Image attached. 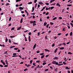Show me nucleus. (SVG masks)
<instances>
[{
    "label": "nucleus",
    "mask_w": 73,
    "mask_h": 73,
    "mask_svg": "<svg viewBox=\"0 0 73 73\" xmlns=\"http://www.w3.org/2000/svg\"><path fill=\"white\" fill-rule=\"evenodd\" d=\"M30 24H33V23H36V22L35 21H30Z\"/></svg>",
    "instance_id": "nucleus-1"
},
{
    "label": "nucleus",
    "mask_w": 73,
    "mask_h": 73,
    "mask_svg": "<svg viewBox=\"0 0 73 73\" xmlns=\"http://www.w3.org/2000/svg\"><path fill=\"white\" fill-rule=\"evenodd\" d=\"M3 61V60H1V62L3 64V65H5V62Z\"/></svg>",
    "instance_id": "nucleus-2"
},
{
    "label": "nucleus",
    "mask_w": 73,
    "mask_h": 73,
    "mask_svg": "<svg viewBox=\"0 0 73 73\" xmlns=\"http://www.w3.org/2000/svg\"><path fill=\"white\" fill-rule=\"evenodd\" d=\"M53 64H54V65H56V64L57 63V62H56V61H53L52 62Z\"/></svg>",
    "instance_id": "nucleus-3"
},
{
    "label": "nucleus",
    "mask_w": 73,
    "mask_h": 73,
    "mask_svg": "<svg viewBox=\"0 0 73 73\" xmlns=\"http://www.w3.org/2000/svg\"><path fill=\"white\" fill-rule=\"evenodd\" d=\"M54 60H58V58L57 57L55 56L54 58H53Z\"/></svg>",
    "instance_id": "nucleus-4"
},
{
    "label": "nucleus",
    "mask_w": 73,
    "mask_h": 73,
    "mask_svg": "<svg viewBox=\"0 0 73 73\" xmlns=\"http://www.w3.org/2000/svg\"><path fill=\"white\" fill-rule=\"evenodd\" d=\"M36 46V44H35L33 46V50H34L35 49Z\"/></svg>",
    "instance_id": "nucleus-5"
},
{
    "label": "nucleus",
    "mask_w": 73,
    "mask_h": 73,
    "mask_svg": "<svg viewBox=\"0 0 73 73\" xmlns=\"http://www.w3.org/2000/svg\"><path fill=\"white\" fill-rule=\"evenodd\" d=\"M28 39H29V42H31V36H29Z\"/></svg>",
    "instance_id": "nucleus-6"
},
{
    "label": "nucleus",
    "mask_w": 73,
    "mask_h": 73,
    "mask_svg": "<svg viewBox=\"0 0 73 73\" xmlns=\"http://www.w3.org/2000/svg\"><path fill=\"white\" fill-rule=\"evenodd\" d=\"M60 50H62L63 49H64V47H62L60 48Z\"/></svg>",
    "instance_id": "nucleus-7"
},
{
    "label": "nucleus",
    "mask_w": 73,
    "mask_h": 73,
    "mask_svg": "<svg viewBox=\"0 0 73 73\" xmlns=\"http://www.w3.org/2000/svg\"><path fill=\"white\" fill-rule=\"evenodd\" d=\"M21 27L20 26V27H19L17 29V30H18V31H19V30H20V29H21Z\"/></svg>",
    "instance_id": "nucleus-8"
},
{
    "label": "nucleus",
    "mask_w": 73,
    "mask_h": 73,
    "mask_svg": "<svg viewBox=\"0 0 73 73\" xmlns=\"http://www.w3.org/2000/svg\"><path fill=\"white\" fill-rule=\"evenodd\" d=\"M57 6H58V7H60L61 6V5L59 4V3H57L56 4Z\"/></svg>",
    "instance_id": "nucleus-9"
},
{
    "label": "nucleus",
    "mask_w": 73,
    "mask_h": 73,
    "mask_svg": "<svg viewBox=\"0 0 73 73\" xmlns=\"http://www.w3.org/2000/svg\"><path fill=\"white\" fill-rule=\"evenodd\" d=\"M8 53V52H7V51H6L4 52V54H8V53Z\"/></svg>",
    "instance_id": "nucleus-10"
},
{
    "label": "nucleus",
    "mask_w": 73,
    "mask_h": 73,
    "mask_svg": "<svg viewBox=\"0 0 73 73\" xmlns=\"http://www.w3.org/2000/svg\"><path fill=\"white\" fill-rule=\"evenodd\" d=\"M43 65H45L46 64V62H44L42 63Z\"/></svg>",
    "instance_id": "nucleus-11"
},
{
    "label": "nucleus",
    "mask_w": 73,
    "mask_h": 73,
    "mask_svg": "<svg viewBox=\"0 0 73 73\" xmlns=\"http://www.w3.org/2000/svg\"><path fill=\"white\" fill-rule=\"evenodd\" d=\"M32 12H33V11H34V10H35V8H34V7H32Z\"/></svg>",
    "instance_id": "nucleus-12"
},
{
    "label": "nucleus",
    "mask_w": 73,
    "mask_h": 73,
    "mask_svg": "<svg viewBox=\"0 0 73 73\" xmlns=\"http://www.w3.org/2000/svg\"><path fill=\"white\" fill-rule=\"evenodd\" d=\"M44 50H45V51H46L47 52H49V51H50L49 50L47 49H45Z\"/></svg>",
    "instance_id": "nucleus-13"
},
{
    "label": "nucleus",
    "mask_w": 73,
    "mask_h": 73,
    "mask_svg": "<svg viewBox=\"0 0 73 73\" xmlns=\"http://www.w3.org/2000/svg\"><path fill=\"white\" fill-rule=\"evenodd\" d=\"M15 46H10V49H12V48H15Z\"/></svg>",
    "instance_id": "nucleus-14"
},
{
    "label": "nucleus",
    "mask_w": 73,
    "mask_h": 73,
    "mask_svg": "<svg viewBox=\"0 0 73 73\" xmlns=\"http://www.w3.org/2000/svg\"><path fill=\"white\" fill-rule=\"evenodd\" d=\"M37 3H36L35 4V8L36 9V7H37Z\"/></svg>",
    "instance_id": "nucleus-15"
},
{
    "label": "nucleus",
    "mask_w": 73,
    "mask_h": 73,
    "mask_svg": "<svg viewBox=\"0 0 73 73\" xmlns=\"http://www.w3.org/2000/svg\"><path fill=\"white\" fill-rule=\"evenodd\" d=\"M36 62H38V64H39L40 62V60H38L36 61Z\"/></svg>",
    "instance_id": "nucleus-16"
},
{
    "label": "nucleus",
    "mask_w": 73,
    "mask_h": 73,
    "mask_svg": "<svg viewBox=\"0 0 73 73\" xmlns=\"http://www.w3.org/2000/svg\"><path fill=\"white\" fill-rule=\"evenodd\" d=\"M38 4H43V3H42V2H39Z\"/></svg>",
    "instance_id": "nucleus-17"
},
{
    "label": "nucleus",
    "mask_w": 73,
    "mask_h": 73,
    "mask_svg": "<svg viewBox=\"0 0 73 73\" xmlns=\"http://www.w3.org/2000/svg\"><path fill=\"white\" fill-rule=\"evenodd\" d=\"M19 9H21V10H22L23 9V8L21 7H20L19 8Z\"/></svg>",
    "instance_id": "nucleus-18"
},
{
    "label": "nucleus",
    "mask_w": 73,
    "mask_h": 73,
    "mask_svg": "<svg viewBox=\"0 0 73 73\" xmlns=\"http://www.w3.org/2000/svg\"><path fill=\"white\" fill-rule=\"evenodd\" d=\"M68 54H72V53L70 52H68Z\"/></svg>",
    "instance_id": "nucleus-19"
},
{
    "label": "nucleus",
    "mask_w": 73,
    "mask_h": 73,
    "mask_svg": "<svg viewBox=\"0 0 73 73\" xmlns=\"http://www.w3.org/2000/svg\"><path fill=\"white\" fill-rule=\"evenodd\" d=\"M6 64H7V65H8V61H7V60H5Z\"/></svg>",
    "instance_id": "nucleus-20"
},
{
    "label": "nucleus",
    "mask_w": 73,
    "mask_h": 73,
    "mask_svg": "<svg viewBox=\"0 0 73 73\" xmlns=\"http://www.w3.org/2000/svg\"><path fill=\"white\" fill-rule=\"evenodd\" d=\"M56 65H58V66H60V65H61V64H59L58 63V62H57V63H56Z\"/></svg>",
    "instance_id": "nucleus-21"
},
{
    "label": "nucleus",
    "mask_w": 73,
    "mask_h": 73,
    "mask_svg": "<svg viewBox=\"0 0 73 73\" xmlns=\"http://www.w3.org/2000/svg\"><path fill=\"white\" fill-rule=\"evenodd\" d=\"M65 68H66V69H68V70L70 69V68H68V66L66 67Z\"/></svg>",
    "instance_id": "nucleus-22"
},
{
    "label": "nucleus",
    "mask_w": 73,
    "mask_h": 73,
    "mask_svg": "<svg viewBox=\"0 0 73 73\" xmlns=\"http://www.w3.org/2000/svg\"><path fill=\"white\" fill-rule=\"evenodd\" d=\"M72 5L71 4L67 5V6H68V7H71V6H72Z\"/></svg>",
    "instance_id": "nucleus-23"
},
{
    "label": "nucleus",
    "mask_w": 73,
    "mask_h": 73,
    "mask_svg": "<svg viewBox=\"0 0 73 73\" xmlns=\"http://www.w3.org/2000/svg\"><path fill=\"white\" fill-rule=\"evenodd\" d=\"M23 23V18H21L20 21V23Z\"/></svg>",
    "instance_id": "nucleus-24"
},
{
    "label": "nucleus",
    "mask_w": 73,
    "mask_h": 73,
    "mask_svg": "<svg viewBox=\"0 0 73 73\" xmlns=\"http://www.w3.org/2000/svg\"><path fill=\"white\" fill-rule=\"evenodd\" d=\"M33 25V27H34L36 25V23H34Z\"/></svg>",
    "instance_id": "nucleus-25"
},
{
    "label": "nucleus",
    "mask_w": 73,
    "mask_h": 73,
    "mask_svg": "<svg viewBox=\"0 0 73 73\" xmlns=\"http://www.w3.org/2000/svg\"><path fill=\"white\" fill-rule=\"evenodd\" d=\"M7 41H8V39H7V38L6 37V38L5 41V42H7Z\"/></svg>",
    "instance_id": "nucleus-26"
},
{
    "label": "nucleus",
    "mask_w": 73,
    "mask_h": 73,
    "mask_svg": "<svg viewBox=\"0 0 73 73\" xmlns=\"http://www.w3.org/2000/svg\"><path fill=\"white\" fill-rule=\"evenodd\" d=\"M57 50H58V49H57V48H56L55 50H54V53H56V52Z\"/></svg>",
    "instance_id": "nucleus-27"
},
{
    "label": "nucleus",
    "mask_w": 73,
    "mask_h": 73,
    "mask_svg": "<svg viewBox=\"0 0 73 73\" xmlns=\"http://www.w3.org/2000/svg\"><path fill=\"white\" fill-rule=\"evenodd\" d=\"M44 56H45L44 55H42L41 57V58H43L44 57Z\"/></svg>",
    "instance_id": "nucleus-28"
},
{
    "label": "nucleus",
    "mask_w": 73,
    "mask_h": 73,
    "mask_svg": "<svg viewBox=\"0 0 73 73\" xmlns=\"http://www.w3.org/2000/svg\"><path fill=\"white\" fill-rule=\"evenodd\" d=\"M73 34V33H72V32H71L70 33V36H72V35Z\"/></svg>",
    "instance_id": "nucleus-29"
},
{
    "label": "nucleus",
    "mask_w": 73,
    "mask_h": 73,
    "mask_svg": "<svg viewBox=\"0 0 73 73\" xmlns=\"http://www.w3.org/2000/svg\"><path fill=\"white\" fill-rule=\"evenodd\" d=\"M56 19H57V17H55L52 20H56Z\"/></svg>",
    "instance_id": "nucleus-30"
},
{
    "label": "nucleus",
    "mask_w": 73,
    "mask_h": 73,
    "mask_svg": "<svg viewBox=\"0 0 73 73\" xmlns=\"http://www.w3.org/2000/svg\"><path fill=\"white\" fill-rule=\"evenodd\" d=\"M45 4H46V5H49V3H45Z\"/></svg>",
    "instance_id": "nucleus-31"
},
{
    "label": "nucleus",
    "mask_w": 73,
    "mask_h": 73,
    "mask_svg": "<svg viewBox=\"0 0 73 73\" xmlns=\"http://www.w3.org/2000/svg\"><path fill=\"white\" fill-rule=\"evenodd\" d=\"M46 24H47V23H46V22H45L44 23V26H45V25H46Z\"/></svg>",
    "instance_id": "nucleus-32"
},
{
    "label": "nucleus",
    "mask_w": 73,
    "mask_h": 73,
    "mask_svg": "<svg viewBox=\"0 0 73 73\" xmlns=\"http://www.w3.org/2000/svg\"><path fill=\"white\" fill-rule=\"evenodd\" d=\"M63 64L64 65H66V64H67L66 63V62H63Z\"/></svg>",
    "instance_id": "nucleus-33"
},
{
    "label": "nucleus",
    "mask_w": 73,
    "mask_h": 73,
    "mask_svg": "<svg viewBox=\"0 0 73 73\" xmlns=\"http://www.w3.org/2000/svg\"><path fill=\"white\" fill-rule=\"evenodd\" d=\"M32 4V2H30L28 3V4Z\"/></svg>",
    "instance_id": "nucleus-34"
},
{
    "label": "nucleus",
    "mask_w": 73,
    "mask_h": 73,
    "mask_svg": "<svg viewBox=\"0 0 73 73\" xmlns=\"http://www.w3.org/2000/svg\"><path fill=\"white\" fill-rule=\"evenodd\" d=\"M49 67H50V69H52V70H53V68L52 67V66H50Z\"/></svg>",
    "instance_id": "nucleus-35"
},
{
    "label": "nucleus",
    "mask_w": 73,
    "mask_h": 73,
    "mask_svg": "<svg viewBox=\"0 0 73 73\" xmlns=\"http://www.w3.org/2000/svg\"><path fill=\"white\" fill-rule=\"evenodd\" d=\"M54 1V0H51L50 1V3H53Z\"/></svg>",
    "instance_id": "nucleus-36"
},
{
    "label": "nucleus",
    "mask_w": 73,
    "mask_h": 73,
    "mask_svg": "<svg viewBox=\"0 0 73 73\" xmlns=\"http://www.w3.org/2000/svg\"><path fill=\"white\" fill-rule=\"evenodd\" d=\"M11 20H12V18H11V17H9V21H11Z\"/></svg>",
    "instance_id": "nucleus-37"
},
{
    "label": "nucleus",
    "mask_w": 73,
    "mask_h": 73,
    "mask_svg": "<svg viewBox=\"0 0 73 73\" xmlns=\"http://www.w3.org/2000/svg\"><path fill=\"white\" fill-rule=\"evenodd\" d=\"M10 38H14V37H15V36H10Z\"/></svg>",
    "instance_id": "nucleus-38"
},
{
    "label": "nucleus",
    "mask_w": 73,
    "mask_h": 73,
    "mask_svg": "<svg viewBox=\"0 0 73 73\" xmlns=\"http://www.w3.org/2000/svg\"><path fill=\"white\" fill-rule=\"evenodd\" d=\"M18 56L17 55H13L12 56V57H17Z\"/></svg>",
    "instance_id": "nucleus-39"
},
{
    "label": "nucleus",
    "mask_w": 73,
    "mask_h": 73,
    "mask_svg": "<svg viewBox=\"0 0 73 73\" xmlns=\"http://www.w3.org/2000/svg\"><path fill=\"white\" fill-rule=\"evenodd\" d=\"M14 50H19V48H14Z\"/></svg>",
    "instance_id": "nucleus-40"
},
{
    "label": "nucleus",
    "mask_w": 73,
    "mask_h": 73,
    "mask_svg": "<svg viewBox=\"0 0 73 73\" xmlns=\"http://www.w3.org/2000/svg\"><path fill=\"white\" fill-rule=\"evenodd\" d=\"M33 62V60H30V64H32V63Z\"/></svg>",
    "instance_id": "nucleus-41"
},
{
    "label": "nucleus",
    "mask_w": 73,
    "mask_h": 73,
    "mask_svg": "<svg viewBox=\"0 0 73 73\" xmlns=\"http://www.w3.org/2000/svg\"><path fill=\"white\" fill-rule=\"evenodd\" d=\"M54 7H51V10H52L53 8H54Z\"/></svg>",
    "instance_id": "nucleus-42"
},
{
    "label": "nucleus",
    "mask_w": 73,
    "mask_h": 73,
    "mask_svg": "<svg viewBox=\"0 0 73 73\" xmlns=\"http://www.w3.org/2000/svg\"><path fill=\"white\" fill-rule=\"evenodd\" d=\"M25 13H27V14H28V13L27 12V11L26 10H25Z\"/></svg>",
    "instance_id": "nucleus-43"
},
{
    "label": "nucleus",
    "mask_w": 73,
    "mask_h": 73,
    "mask_svg": "<svg viewBox=\"0 0 73 73\" xmlns=\"http://www.w3.org/2000/svg\"><path fill=\"white\" fill-rule=\"evenodd\" d=\"M70 25L72 26V27H73V24L72 23H70Z\"/></svg>",
    "instance_id": "nucleus-44"
},
{
    "label": "nucleus",
    "mask_w": 73,
    "mask_h": 73,
    "mask_svg": "<svg viewBox=\"0 0 73 73\" xmlns=\"http://www.w3.org/2000/svg\"><path fill=\"white\" fill-rule=\"evenodd\" d=\"M58 19H60V20H62V17H59Z\"/></svg>",
    "instance_id": "nucleus-45"
},
{
    "label": "nucleus",
    "mask_w": 73,
    "mask_h": 73,
    "mask_svg": "<svg viewBox=\"0 0 73 73\" xmlns=\"http://www.w3.org/2000/svg\"><path fill=\"white\" fill-rule=\"evenodd\" d=\"M9 43H11V39H9Z\"/></svg>",
    "instance_id": "nucleus-46"
},
{
    "label": "nucleus",
    "mask_w": 73,
    "mask_h": 73,
    "mask_svg": "<svg viewBox=\"0 0 73 73\" xmlns=\"http://www.w3.org/2000/svg\"><path fill=\"white\" fill-rule=\"evenodd\" d=\"M16 54H17L16 53H13V55L14 56H15V55H16Z\"/></svg>",
    "instance_id": "nucleus-47"
},
{
    "label": "nucleus",
    "mask_w": 73,
    "mask_h": 73,
    "mask_svg": "<svg viewBox=\"0 0 73 73\" xmlns=\"http://www.w3.org/2000/svg\"><path fill=\"white\" fill-rule=\"evenodd\" d=\"M9 5V3H7L6 4V6H7V5Z\"/></svg>",
    "instance_id": "nucleus-48"
},
{
    "label": "nucleus",
    "mask_w": 73,
    "mask_h": 73,
    "mask_svg": "<svg viewBox=\"0 0 73 73\" xmlns=\"http://www.w3.org/2000/svg\"><path fill=\"white\" fill-rule=\"evenodd\" d=\"M21 0H16V2H19V1H20Z\"/></svg>",
    "instance_id": "nucleus-49"
},
{
    "label": "nucleus",
    "mask_w": 73,
    "mask_h": 73,
    "mask_svg": "<svg viewBox=\"0 0 73 73\" xmlns=\"http://www.w3.org/2000/svg\"><path fill=\"white\" fill-rule=\"evenodd\" d=\"M15 29V27H13L11 29V31H12V30H14Z\"/></svg>",
    "instance_id": "nucleus-50"
},
{
    "label": "nucleus",
    "mask_w": 73,
    "mask_h": 73,
    "mask_svg": "<svg viewBox=\"0 0 73 73\" xmlns=\"http://www.w3.org/2000/svg\"><path fill=\"white\" fill-rule=\"evenodd\" d=\"M58 70V68H56L55 69V71H57Z\"/></svg>",
    "instance_id": "nucleus-51"
},
{
    "label": "nucleus",
    "mask_w": 73,
    "mask_h": 73,
    "mask_svg": "<svg viewBox=\"0 0 73 73\" xmlns=\"http://www.w3.org/2000/svg\"><path fill=\"white\" fill-rule=\"evenodd\" d=\"M43 54H44V53H41L40 54V55H41V56L43 55Z\"/></svg>",
    "instance_id": "nucleus-52"
},
{
    "label": "nucleus",
    "mask_w": 73,
    "mask_h": 73,
    "mask_svg": "<svg viewBox=\"0 0 73 73\" xmlns=\"http://www.w3.org/2000/svg\"><path fill=\"white\" fill-rule=\"evenodd\" d=\"M67 27H68V29H70V27L69 26L67 25Z\"/></svg>",
    "instance_id": "nucleus-53"
},
{
    "label": "nucleus",
    "mask_w": 73,
    "mask_h": 73,
    "mask_svg": "<svg viewBox=\"0 0 73 73\" xmlns=\"http://www.w3.org/2000/svg\"><path fill=\"white\" fill-rule=\"evenodd\" d=\"M49 24H47L46 26V28H48V27H49Z\"/></svg>",
    "instance_id": "nucleus-54"
},
{
    "label": "nucleus",
    "mask_w": 73,
    "mask_h": 73,
    "mask_svg": "<svg viewBox=\"0 0 73 73\" xmlns=\"http://www.w3.org/2000/svg\"><path fill=\"white\" fill-rule=\"evenodd\" d=\"M12 25V23H10L9 24L8 26L9 27L10 26H11V25Z\"/></svg>",
    "instance_id": "nucleus-55"
},
{
    "label": "nucleus",
    "mask_w": 73,
    "mask_h": 73,
    "mask_svg": "<svg viewBox=\"0 0 73 73\" xmlns=\"http://www.w3.org/2000/svg\"><path fill=\"white\" fill-rule=\"evenodd\" d=\"M40 7V5L39 4L38 5V8H39V7Z\"/></svg>",
    "instance_id": "nucleus-56"
},
{
    "label": "nucleus",
    "mask_w": 73,
    "mask_h": 73,
    "mask_svg": "<svg viewBox=\"0 0 73 73\" xmlns=\"http://www.w3.org/2000/svg\"><path fill=\"white\" fill-rule=\"evenodd\" d=\"M47 71H48V69H47L45 70V72H47Z\"/></svg>",
    "instance_id": "nucleus-57"
},
{
    "label": "nucleus",
    "mask_w": 73,
    "mask_h": 73,
    "mask_svg": "<svg viewBox=\"0 0 73 73\" xmlns=\"http://www.w3.org/2000/svg\"><path fill=\"white\" fill-rule=\"evenodd\" d=\"M25 41H27V37H25Z\"/></svg>",
    "instance_id": "nucleus-58"
},
{
    "label": "nucleus",
    "mask_w": 73,
    "mask_h": 73,
    "mask_svg": "<svg viewBox=\"0 0 73 73\" xmlns=\"http://www.w3.org/2000/svg\"><path fill=\"white\" fill-rule=\"evenodd\" d=\"M37 0H34V3H36V2H37Z\"/></svg>",
    "instance_id": "nucleus-59"
},
{
    "label": "nucleus",
    "mask_w": 73,
    "mask_h": 73,
    "mask_svg": "<svg viewBox=\"0 0 73 73\" xmlns=\"http://www.w3.org/2000/svg\"><path fill=\"white\" fill-rule=\"evenodd\" d=\"M50 24L51 25H53V24H54V23H53V22H51L50 23Z\"/></svg>",
    "instance_id": "nucleus-60"
},
{
    "label": "nucleus",
    "mask_w": 73,
    "mask_h": 73,
    "mask_svg": "<svg viewBox=\"0 0 73 73\" xmlns=\"http://www.w3.org/2000/svg\"><path fill=\"white\" fill-rule=\"evenodd\" d=\"M52 47H54V44H53L52 45Z\"/></svg>",
    "instance_id": "nucleus-61"
},
{
    "label": "nucleus",
    "mask_w": 73,
    "mask_h": 73,
    "mask_svg": "<svg viewBox=\"0 0 73 73\" xmlns=\"http://www.w3.org/2000/svg\"><path fill=\"white\" fill-rule=\"evenodd\" d=\"M3 14H4V13H0V15H1V16L2 15H3Z\"/></svg>",
    "instance_id": "nucleus-62"
},
{
    "label": "nucleus",
    "mask_w": 73,
    "mask_h": 73,
    "mask_svg": "<svg viewBox=\"0 0 73 73\" xmlns=\"http://www.w3.org/2000/svg\"><path fill=\"white\" fill-rule=\"evenodd\" d=\"M27 70H28V69L27 68H26L24 70V71H27Z\"/></svg>",
    "instance_id": "nucleus-63"
},
{
    "label": "nucleus",
    "mask_w": 73,
    "mask_h": 73,
    "mask_svg": "<svg viewBox=\"0 0 73 73\" xmlns=\"http://www.w3.org/2000/svg\"><path fill=\"white\" fill-rule=\"evenodd\" d=\"M31 34H32V33L31 32H29V35H31Z\"/></svg>",
    "instance_id": "nucleus-64"
}]
</instances>
